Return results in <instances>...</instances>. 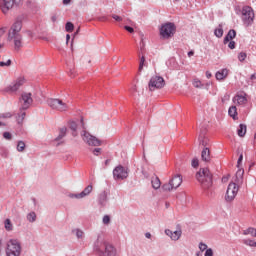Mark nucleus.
Wrapping results in <instances>:
<instances>
[{
	"instance_id": "obj_6",
	"label": "nucleus",
	"mask_w": 256,
	"mask_h": 256,
	"mask_svg": "<svg viewBox=\"0 0 256 256\" xmlns=\"http://www.w3.org/2000/svg\"><path fill=\"white\" fill-rule=\"evenodd\" d=\"M46 103L48 107H51L55 111H60V113H64L69 109V106L67 105V103L63 102V100L59 98H48L46 100Z\"/></svg>"
},
{
	"instance_id": "obj_23",
	"label": "nucleus",
	"mask_w": 256,
	"mask_h": 256,
	"mask_svg": "<svg viewBox=\"0 0 256 256\" xmlns=\"http://www.w3.org/2000/svg\"><path fill=\"white\" fill-rule=\"evenodd\" d=\"M151 184L155 190L161 189V180L156 175L152 176Z\"/></svg>"
},
{
	"instance_id": "obj_19",
	"label": "nucleus",
	"mask_w": 256,
	"mask_h": 256,
	"mask_svg": "<svg viewBox=\"0 0 256 256\" xmlns=\"http://www.w3.org/2000/svg\"><path fill=\"white\" fill-rule=\"evenodd\" d=\"M201 159L204 161V163H210L211 162V150L209 147H204L201 152Z\"/></svg>"
},
{
	"instance_id": "obj_7",
	"label": "nucleus",
	"mask_w": 256,
	"mask_h": 256,
	"mask_svg": "<svg viewBox=\"0 0 256 256\" xmlns=\"http://www.w3.org/2000/svg\"><path fill=\"white\" fill-rule=\"evenodd\" d=\"M113 178L115 181H125L129 177V168L118 165L113 169Z\"/></svg>"
},
{
	"instance_id": "obj_8",
	"label": "nucleus",
	"mask_w": 256,
	"mask_h": 256,
	"mask_svg": "<svg viewBox=\"0 0 256 256\" xmlns=\"http://www.w3.org/2000/svg\"><path fill=\"white\" fill-rule=\"evenodd\" d=\"M81 137L84 143H87V145L90 147H101V140L91 135V133L87 132L86 130H83Z\"/></svg>"
},
{
	"instance_id": "obj_63",
	"label": "nucleus",
	"mask_w": 256,
	"mask_h": 256,
	"mask_svg": "<svg viewBox=\"0 0 256 256\" xmlns=\"http://www.w3.org/2000/svg\"><path fill=\"white\" fill-rule=\"evenodd\" d=\"M136 91H137V86H133L132 87V93H136Z\"/></svg>"
},
{
	"instance_id": "obj_4",
	"label": "nucleus",
	"mask_w": 256,
	"mask_h": 256,
	"mask_svg": "<svg viewBox=\"0 0 256 256\" xmlns=\"http://www.w3.org/2000/svg\"><path fill=\"white\" fill-rule=\"evenodd\" d=\"M21 243L16 239H10L6 245V256H21Z\"/></svg>"
},
{
	"instance_id": "obj_42",
	"label": "nucleus",
	"mask_w": 256,
	"mask_h": 256,
	"mask_svg": "<svg viewBox=\"0 0 256 256\" xmlns=\"http://www.w3.org/2000/svg\"><path fill=\"white\" fill-rule=\"evenodd\" d=\"M11 59H8L6 62L5 61H0V67H11Z\"/></svg>"
},
{
	"instance_id": "obj_2",
	"label": "nucleus",
	"mask_w": 256,
	"mask_h": 256,
	"mask_svg": "<svg viewBox=\"0 0 256 256\" xmlns=\"http://www.w3.org/2000/svg\"><path fill=\"white\" fill-rule=\"evenodd\" d=\"M196 179L201 183L203 189H209L213 186V174H211L208 168H201L196 173Z\"/></svg>"
},
{
	"instance_id": "obj_45",
	"label": "nucleus",
	"mask_w": 256,
	"mask_h": 256,
	"mask_svg": "<svg viewBox=\"0 0 256 256\" xmlns=\"http://www.w3.org/2000/svg\"><path fill=\"white\" fill-rule=\"evenodd\" d=\"M94 249H95V251H98L99 253H103V249H101V247H99V240H97L94 243Z\"/></svg>"
},
{
	"instance_id": "obj_40",
	"label": "nucleus",
	"mask_w": 256,
	"mask_h": 256,
	"mask_svg": "<svg viewBox=\"0 0 256 256\" xmlns=\"http://www.w3.org/2000/svg\"><path fill=\"white\" fill-rule=\"evenodd\" d=\"M0 155L4 159H7V157H9V151H7V149H5V148H2V149H0Z\"/></svg>"
},
{
	"instance_id": "obj_51",
	"label": "nucleus",
	"mask_w": 256,
	"mask_h": 256,
	"mask_svg": "<svg viewBox=\"0 0 256 256\" xmlns=\"http://www.w3.org/2000/svg\"><path fill=\"white\" fill-rule=\"evenodd\" d=\"M111 17H112V19H114V21H118V22L123 21V18L119 15L112 14Z\"/></svg>"
},
{
	"instance_id": "obj_46",
	"label": "nucleus",
	"mask_w": 256,
	"mask_h": 256,
	"mask_svg": "<svg viewBox=\"0 0 256 256\" xmlns=\"http://www.w3.org/2000/svg\"><path fill=\"white\" fill-rule=\"evenodd\" d=\"M245 245H249V247H256V242L253 240H245Z\"/></svg>"
},
{
	"instance_id": "obj_17",
	"label": "nucleus",
	"mask_w": 256,
	"mask_h": 256,
	"mask_svg": "<svg viewBox=\"0 0 256 256\" xmlns=\"http://www.w3.org/2000/svg\"><path fill=\"white\" fill-rule=\"evenodd\" d=\"M102 249H104V256H116L117 255V249H115V246L113 244L104 242L102 244Z\"/></svg>"
},
{
	"instance_id": "obj_24",
	"label": "nucleus",
	"mask_w": 256,
	"mask_h": 256,
	"mask_svg": "<svg viewBox=\"0 0 256 256\" xmlns=\"http://www.w3.org/2000/svg\"><path fill=\"white\" fill-rule=\"evenodd\" d=\"M245 174V170L241 167L238 168L237 172H236V183H241V181H243V175Z\"/></svg>"
},
{
	"instance_id": "obj_61",
	"label": "nucleus",
	"mask_w": 256,
	"mask_h": 256,
	"mask_svg": "<svg viewBox=\"0 0 256 256\" xmlns=\"http://www.w3.org/2000/svg\"><path fill=\"white\" fill-rule=\"evenodd\" d=\"M145 237H146V239H151V233L146 232V233H145Z\"/></svg>"
},
{
	"instance_id": "obj_59",
	"label": "nucleus",
	"mask_w": 256,
	"mask_h": 256,
	"mask_svg": "<svg viewBox=\"0 0 256 256\" xmlns=\"http://www.w3.org/2000/svg\"><path fill=\"white\" fill-rule=\"evenodd\" d=\"M206 77L207 79H211V77H213V74H211L210 71H206Z\"/></svg>"
},
{
	"instance_id": "obj_64",
	"label": "nucleus",
	"mask_w": 256,
	"mask_h": 256,
	"mask_svg": "<svg viewBox=\"0 0 256 256\" xmlns=\"http://www.w3.org/2000/svg\"><path fill=\"white\" fill-rule=\"evenodd\" d=\"M196 256H203V252L201 251L196 252Z\"/></svg>"
},
{
	"instance_id": "obj_38",
	"label": "nucleus",
	"mask_w": 256,
	"mask_h": 256,
	"mask_svg": "<svg viewBox=\"0 0 256 256\" xmlns=\"http://www.w3.org/2000/svg\"><path fill=\"white\" fill-rule=\"evenodd\" d=\"M75 29V25L72 22H67L65 25V30L67 33H73V30Z\"/></svg>"
},
{
	"instance_id": "obj_11",
	"label": "nucleus",
	"mask_w": 256,
	"mask_h": 256,
	"mask_svg": "<svg viewBox=\"0 0 256 256\" xmlns=\"http://www.w3.org/2000/svg\"><path fill=\"white\" fill-rule=\"evenodd\" d=\"M20 101H23L20 111H27L33 104V98L31 92H24L21 95Z\"/></svg>"
},
{
	"instance_id": "obj_27",
	"label": "nucleus",
	"mask_w": 256,
	"mask_h": 256,
	"mask_svg": "<svg viewBox=\"0 0 256 256\" xmlns=\"http://www.w3.org/2000/svg\"><path fill=\"white\" fill-rule=\"evenodd\" d=\"M214 35L218 39H221V37H223V24L218 25V27L214 30Z\"/></svg>"
},
{
	"instance_id": "obj_39",
	"label": "nucleus",
	"mask_w": 256,
	"mask_h": 256,
	"mask_svg": "<svg viewBox=\"0 0 256 256\" xmlns=\"http://www.w3.org/2000/svg\"><path fill=\"white\" fill-rule=\"evenodd\" d=\"M17 151H19V153H23V151H25V142L24 141H18L17 144Z\"/></svg>"
},
{
	"instance_id": "obj_33",
	"label": "nucleus",
	"mask_w": 256,
	"mask_h": 256,
	"mask_svg": "<svg viewBox=\"0 0 256 256\" xmlns=\"http://www.w3.org/2000/svg\"><path fill=\"white\" fill-rule=\"evenodd\" d=\"M243 235H251L252 237H256V229L249 227L248 229L244 230Z\"/></svg>"
},
{
	"instance_id": "obj_31",
	"label": "nucleus",
	"mask_w": 256,
	"mask_h": 256,
	"mask_svg": "<svg viewBox=\"0 0 256 256\" xmlns=\"http://www.w3.org/2000/svg\"><path fill=\"white\" fill-rule=\"evenodd\" d=\"M26 115L27 114L25 112H23V110H20V113H18L17 117H16V121H17L18 125H21V123H23Z\"/></svg>"
},
{
	"instance_id": "obj_58",
	"label": "nucleus",
	"mask_w": 256,
	"mask_h": 256,
	"mask_svg": "<svg viewBox=\"0 0 256 256\" xmlns=\"http://www.w3.org/2000/svg\"><path fill=\"white\" fill-rule=\"evenodd\" d=\"M5 31H7V27L0 28V37H3V35H5Z\"/></svg>"
},
{
	"instance_id": "obj_41",
	"label": "nucleus",
	"mask_w": 256,
	"mask_h": 256,
	"mask_svg": "<svg viewBox=\"0 0 256 256\" xmlns=\"http://www.w3.org/2000/svg\"><path fill=\"white\" fill-rule=\"evenodd\" d=\"M102 223L104 225H109V223H111V216L109 215H104L103 219H102Z\"/></svg>"
},
{
	"instance_id": "obj_16",
	"label": "nucleus",
	"mask_w": 256,
	"mask_h": 256,
	"mask_svg": "<svg viewBox=\"0 0 256 256\" xmlns=\"http://www.w3.org/2000/svg\"><path fill=\"white\" fill-rule=\"evenodd\" d=\"M164 233L167 235V237H170L172 241H179L183 232L181 231V227L178 225L177 230L172 231L171 229H166Z\"/></svg>"
},
{
	"instance_id": "obj_44",
	"label": "nucleus",
	"mask_w": 256,
	"mask_h": 256,
	"mask_svg": "<svg viewBox=\"0 0 256 256\" xmlns=\"http://www.w3.org/2000/svg\"><path fill=\"white\" fill-rule=\"evenodd\" d=\"M3 137L4 139H6L7 141H11V139H13V135L10 132H4L3 133Z\"/></svg>"
},
{
	"instance_id": "obj_32",
	"label": "nucleus",
	"mask_w": 256,
	"mask_h": 256,
	"mask_svg": "<svg viewBox=\"0 0 256 256\" xmlns=\"http://www.w3.org/2000/svg\"><path fill=\"white\" fill-rule=\"evenodd\" d=\"M192 85L196 89H203V87H204L203 82H201V80H199V78L194 79L192 82Z\"/></svg>"
},
{
	"instance_id": "obj_12",
	"label": "nucleus",
	"mask_w": 256,
	"mask_h": 256,
	"mask_svg": "<svg viewBox=\"0 0 256 256\" xmlns=\"http://www.w3.org/2000/svg\"><path fill=\"white\" fill-rule=\"evenodd\" d=\"M24 84L25 78H17L8 87L5 88V91L6 93H15L16 91H19V88L23 87Z\"/></svg>"
},
{
	"instance_id": "obj_57",
	"label": "nucleus",
	"mask_w": 256,
	"mask_h": 256,
	"mask_svg": "<svg viewBox=\"0 0 256 256\" xmlns=\"http://www.w3.org/2000/svg\"><path fill=\"white\" fill-rule=\"evenodd\" d=\"M228 47H229V49H235V41L230 40L228 43Z\"/></svg>"
},
{
	"instance_id": "obj_49",
	"label": "nucleus",
	"mask_w": 256,
	"mask_h": 256,
	"mask_svg": "<svg viewBox=\"0 0 256 256\" xmlns=\"http://www.w3.org/2000/svg\"><path fill=\"white\" fill-rule=\"evenodd\" d=\"M199 249H200L201 252L207 251V244H205L203 242H200L199 243Z\"/></svg>"
},
{
	"instance_id": "obj_30",
	"label": "nucleus",
	"mask_w": 256,
	"mask_h": 256,
	"mask_svg": "<svg viewBox=\"0 0 256 256\" xmlns=\"http://www.w3.org/2000/svg\"><path fill=\"white\" fill-rule=\"evenodd\" d=\"M69 129H71V131H73V133H72L73 137H77V122L70 121Z\"/></svg>"
},
{
	"instance_id": "obj_48",
	"label": "nucleus",
	"mask_w": 256,
	"mask_h": 256,
	"mask_svg": "<svg viewBox=\"0 0 256 256\" xmlns=\"http://www.w3.org/2000/svg\"><path fill=\"white\" fill-rule=\"evenodd\" d=\"M76 237L77 239H82L83 238V230L76 229Z\"/></svg>"
},
{
	"instance_id": "obj_37",
	"label": "nucleus",
	"mask_w": 256,
	"mask_h": 256,
	"mask_svg": "<svg viewBox=\"0 0 256 256\" xmlns=\"http://www.w3.org/2000/svg\"><path fill=\"white\" fill-rule=\"evenodd\" d=\"M173 189H175L173 187V184H171V180L169 181V183H165L162 185V190L164 191H173Z\"/></svg>"
},
{
	"instance_id": "obj_62",
	"label": "nucleus",
	"mask_w": 256,
	"mask_h": 256,
	"mask_svg": "<svg viewBox=\"0 0 256 256\" xmlns=\"http://www.w3.org/2000/svg\"><path fill=\"white\" fill-rule=\"evenodd\" d=\"M255 79H256V74H252V75L250 76V80H251V81H255Z\"/></svg>"
},
{
	"instance_id": "obj_35",
	"label": "nucleus",
	"mask_w": 256,
	"mask_h": 256,
	"mask_svg": "<svg viewBox=\"0 0 256 256\" xmlns=\"http://www.w3.org/2000/svg\"><path fill=\"white\" fill-rule=\"evenodd\" d=\"M4 227H5L6 231H13V224L11 223V220L9 218H7L4 221Z\"/></svg>"
},
{
	"instance_id": "obj_20",
	"label": "nucleus",
	"mask_w": 256,
	"mask_h": 256,
	"mask_svg": "<svg viewBox=\"0 0 256 256\" xmlns=\"http://www.w3.org/2000/svg\"><path fill=\"white\" fill-rule=\"evenodd\" d=\"M170 183L174 187V189H178V187H181V183H183V177H181V174H176L171 180Z\"/></svg>"
},
{
	"instance_id": "obj_28",
	"label": "nucleus",
	"mask_w": 256,
	"mask_h": 256,
	"mask_svg": "<svg viewBox=\"0 0 256 256\" xmlns=\"http://www.w3.org/2000/svg\"><path fill=\"white\" fill-rule=\"evenodd\" d=\"M26 219L29 223H35L37 221V214L35 212H29L26 215Z\"/></svg>"
},
{
	"instance_id": "obj_1",
	"label": "nucleus",
	"mask_w": 256,
	"mask_h": 256,
	"mask_svg": "<svg viewBox=\"0 0 256 256\" xmlns=\"http://www.w3.org/2000/svg\"><path fill=\"white\" fill-rule=\"evenodd\" d=\"M23 29V18L18 17L8 32V41L14 42L15 51H21L23 47V36L20 34Z\"/></svg>"
},
{
	"instance_id": "obj_54",
	"label": "nucleus",
	"mask_w": 256,
	"mask_h": 256,
	"mask_svg": "<svg viewBox=\"0 0 256 256\" xmlns=\"http://www.w3.org/2000/svg\"><path fill=\"white\" fill-rule=\"evenodd\" d=\"M204 256H213V249L211 248L206 249Z\"/></svg>"
},
{
	"instance_id": "obj_55",
	"label": "nucleus",
	"mask_w": 256,
	"mask_h": 256,
	"mask_svg": "<svg viewBox=\"0 0 256 256\" xmlns=\"http://www.w3.org/2000/svg\"><path fill=\"white\" fill-rule=\"evenodd\" d=\"M125 31H128V33H135V29L131 26H124Z\"/></svg>"
},
{
	"instance_id": "obj_36",
	"label": "nucleus",
	"mask_w": 256,
	"mask_h": 256,
	"mask_svg": "<svg viewBox=\"0 0 256 256\" xmlns=\"http://www.w3.org/2000/svg\"><path fill=\"white\" fill-rule=\"evenodd\" d=\"M198 140H199V145H202V147H207V145L209 143V139L200 135Z\"/></svg>"
},
{
	"instance_id": "obj_53",
	"label": "nucleus",
	"mask_w": 256,
	"mask_h": 256,
	"mask_svg": "<svg viewBox=\"0 0 256 256\" xmlns=\"http://www.w3.org/2000/svg\"><path fill=\"white\" fill-rule=\"evenodd\" d=\"M241 163H243V154L239 155L238 161H237V168L241 167Z\"/></svg>"
},
{
	"instance_id": "obj_15",
	"label": "nucleus",
	"mask_w": 256,
	"mask_h": 256,
	"mask_svg": "<svg viewBox=\"0 0 256 256\" xmlns=\"http://www.w3.org/2000/svg\"><path fill=\"white\" fill-rule=\"evenodd\" d=\"M15 5V0H0V9L4 15H7Z\"/></svg>"
},
{
	"instance_id": "obj_3",
	"label": "nucleus",
	"mask_w": 256,
	"mask_h": 256,
	"mask_svg": "<svg viewBox=\"0 0 256 256\" xmlns=\"http://www.w3.org/2000/svg\"><path fill=\"white\" fill-rule=\"evenodd\" d=\"M241 13V20L244 27H251L255 21V12L253 11V8L251 6H243Z\"/></svg>"
},
{
	"instance_id": "obj_56",
	"label": "nucleus",
	"mask_w": 256,
	"mask_h": 256,
	"mask_svg": "<svg viewBox=\"0 0 256 256\" xmlns=\"http://www.w3.org/2000/svg\"><path fill=\"white\" fill-rule=\"evenodd\" d=\"M99 153H101V148H95L93 150V155H95L96 157H99Z\"/></svg>"
},
{
	"instance_id": "obj_5",
	"label": "nucleus",
	"mask_w": 256,
	"mask_h": 256,
	"mask_svg": "<svg viewBox=\"0 0 256 256\" xmlns=\"http://www.w3.org/2000/svg\"><path fill=\"white\" fill-rule=\"evenodd\" d=\"M177 31V26L173 22H166L160 28V35L162 39H170Z\"/></svg>"
},
{
	"instance_id": "obj_47",
	"label": "nucleus",
	"mask_w": 256,
	"mask_h": 256,
	"mask_svg": "<svg viewBox=\"0 0 256 256\" xmlns=\"http://www.w3.org/2000/svg\"><path fill=\"white\" fill-rule=\"evenodd\" d=\"M191 166L195 169L197 167H199V159L194 158L191 162Z\"/></svg>"
},
{
	"instance_id": "obj_14",
	"label": "nucleus",
	"mask_w": 256,
	"mask_h": 256,
	"mask_svg": "<svg viewBox=\"0 0 256 256\" xmlns=\"http://www.w3.org/2000/svg\"><path fill=\"white\" fill-rule=\"evenodd\" d=\"M92 191H93V185L90 184L82 192L76 193V194L70 193L68 197L70 199H84V197L91 195Z\"/></svg>"
},
{
	"instance_id": "obj_25",
	"label": "nucleus",
	"mask_w": 256,
	"mask_h": 256,
	"mask_svg": "<svg viewBox=\"0 0 256 256\" xmlns=\"http://www.w3.org/2000/svg\"><path fill=\"white\" fill-rule=\"evenodd\" d=\"M234 101H236L238 105H246L247 97L243 95H236Z\"/></svg>"
},
{
	"instance_id": "obj_50",
	"label": "nucleus",
	"mask_w": 256,
	"mask_h": 256,
	"mask_svg": "<svg viewBox=\"0 0 256 256\" xmlns=\"http://www.w3.org/2000/svg\"><path fill=\"white\" fill-rule=\"evenodd\" d=\"M0 117L2 119H11L12 115L10 112H7V113L0 114Z\"/></svg>"
},
{
	"instance_id": "obj_34",
	"label": "nucleus",
	"mask_w": 256,
	"mask_h": 256,
	"mask_svg": "<svg viewBox=\"0 0 256 256\" xmlns=\"http://www.w3.org/2000/svg\"><path fill=\"white\" fill-rule=\"evenodd\" d=\"M228 115H230L232 119H235V117H237V106H231L228 110Z\"/></svg>"
},
{
	"instance_id": "obj_22",
	"label": "nucleus",
	"mask_w": 256,
	"mask_h": 256,
	"mask_svg": "<svg viewBox=\"0 0 256 256\" xmlns=\"http://www.w3.org/2000/svg\"><path fill=\"white\" fill-rule=\"evenodd\" d=\"M227 75H229V70L227 68H223L216 72L215 77L217 81H223Z\"/></svg>"
},
{
	"instance_id": "obj_60",
	"label": "nucleus",
	"mask_w": 256,
	"mask_h": 256,
	"mask_svg": "<svg viewBox=\"0 0 256 256\" xmlns=\"http://www.w3.org/2000/svg\"><path fill=\"white\" fill-rule=\"evenodd\" d=\"M62 3L63 5H69V3H71V0H63Z\"/></svg>"
},
{
	"instance_id": "obj_43",
	"label": "nucleus",
	"mask_w": 256,
	"mask_h": 256,
	"mask_svg": "<svg viewBox=\"0 0 256 256\" xmlns=\"http://www.w3.org/2000/svg\"><path fill=\"white\" fill-rule=\"evenodd\" d=\"M238 59H239L240 62H243L245 59H247V53H245V52H240V53L238 54Z\"/></svg>"
},
{
	"instance_id": "obj_13",
	"label": "nucleus",
	"mask_w": 256,
	"mask_h": 256,
	"mask_svg": "<svg viewBox=\"0 0 256 256\" xmlns=\"http://www.w3.org/2000/svg\"><path fill=\"white\" fill-rule=\"evenodd\" d=\"M24 84L25 78H17L8 87L5 88V91L6 93H15L16 91H19V88L23 87Z\"/></svg>"
},
{
	"instance_id": "obj_52",
	"label": "nucleus",
	"mask_w": 256,
	"mask_h": 256,
	"mask_svg": "<svg viewBox=\"0 0 256 256\" xmlns=\"http://www.w3.org/2000/svg\"><path fill=\"white\" fill-rule=\"evenodd\" d=\"M143 65H145V56H142L140 58L139 71H141V69H143Z\"/></svg>"
},
{
	"instance_id": "obj_21",
	"label": "nucleus",
	"mask_w": 256,
	"mask_h": 256,
	"mask_svg": "<svg viewBox=\"0 0 256 256\" xmlns=\"http://www.w3.org/2000/svg\"><path fill=\"white\" fill-rule=\"evenodd\" d=\"M237 37V31L235 29H231L228 31L227 35L224 37L223 43L227 45L230 41H233Z\"/></svg>"
},
{
	"instance_id": "obj_26",
	"label": "nucleus",
	"mask_w": 256,
	"mask_h": 256,
	"mask_svg": "<svg viewBox=\"0 0 256 256\" xmlns=\"http://www.w3.org/2000/svg\"><path fill=\"white\" fill-rule=\"evenodd\" d=\"M67 135V127H62L59 130V135L54 139V141H61Z\"/></svg>"
},
{
	"instance_id": "obj_18",
	"label": "nucleus",
	"mask_w": 256,
	"mask_h": 256,
	"mask_svg": "<svg viewBox=\"0 0 256 256\" xmlns=\"http://www.w3.org/2000/svg\"><path fill=\"white\" fill-rule=\"evenodd\" d=\"M108 195L107 191H103L98 195L97 201L100 207H107V203L109 202Z\"/></svg>"
},
{
	"instance_id": "obj_9",
	"label": "nucleus",
	"mask_w": 256,
	"mask_h": 256,
	"mask_svg": "<svg viewBox=\"0 0 256 256\" xmlns=\"http://www.w3.org/2000/svg\"><path fill=\"white\" fill-rule=\"evenodd\" d=\"M237 193H239V186L237 183L231 182L227 187L225 201L231 203V201H234L235 197H237Z\"/></svg>"
},
{
	"instance_id": "obj_29",
	"label": "nucleus",
	"mask_w": 256,
	"mask_h": 256,
	"mask_svg": "<svg viewBox=\"0 0 256 256\" xmlns=\"http://www.w3.org/2000/svg\"><path fill=\"white\" fill-rule=\"evenodd\" d=\"M246 133H247V125L240 124L238 129V137H245Z\"/></svg>"
},
{
	"instance_id": "obj_10",
	"label": "nucleus",
	"mask_w": 256,
	"mask_h": 256,
	"mask_svg": "<svg viewBox=\"0 0 256 256\" xmlns=\"http://www.w3.org/2000/svg\"><path fill=\"white\" fill-rule=\"evenodd\" d=\"M150 91H155V89H163L165 87V79L161 76H153L148 84Z\"/></svg>"
}]
</instances>
